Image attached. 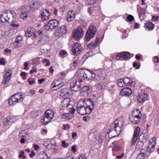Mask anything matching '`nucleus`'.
I'll return each instance as SVG.
<instances>
[{
    "label": "nucleus",
    "instance_id": "nucleus-1",
    "mask_svg": "<svg viewBox=\"0 0 159 159\" xmlns=\"http://www.w3.org/2000/svg\"><path fill=\"white\" fill-rule=\"evenodd\" d=\"M124 125L123 120L121 119H117L116 120L113 124L111 125V127H113L115 132H116V134L114 135H111V137H110V139L112 138L117 136L122 130V128Z\"/></svg>",
    "mask_w": 159,
    "mask_h": 159
},
{
    "label": "nucleus",
    "instance_id": "nucleus-2",
    "mask_svg": "<svg viewBox=\"0 0 159 159\" xmlns=\"http://www.w3.org/2000/svg\"><path fill=\"white\" fill-rule=\"evenodd\" d=\"M54 112L51 109L47 110L41 118V122L42 125H46L54 117Z\"/></svg>",
    "mask_w": 159,
    "mask_h": 159
},
{
    "label": "nucleus",
    "instance_id": "nucleus-3",
    "mask_svg": "<svg viewBox=\"0 0 159 159\" xmlns=\"http://www.w3.org/2000/svg\"><path fill=\"white\" fill-rule=\"evenodd\" d=\"M19 93L14 94L9 99L8 103L10 106H14L17 103L22 102L25 98Z\"/></svg>",
    "mask_w": 159,
    "mask_h": 159
},
{
    "label": "nucleus",
    "instance_id": "nucleus-4",
    "mask_svg": "<svg viewBox=\"0 0 159 159\" xmlns=\"http://www.w3.org/2000/svg\"><path fill=\"white\" fill-rule=\"evenodd\" d=\"M97 30L95 26L91 24L88 29L85 36V40L88 42L93 38L97 32Z\"/></svg>",
    "mask_w": 159,
    "mask_h": 159
},
{
    "label": "nucleus",
    "instance_id": "nucleus-5",
    "mask_svg": "<svg viewBox=\"0 0 159 159\" xmlns=\"http://www.w3.org/2000/svg\"><path fill=\"white\" fill-rule=\"evenodd\" d=\"M59 25L58 21L56 19H53L49 21L47 24L44 25V28L46 30L49 29L55 30Z\"/></svg>",
    "mask_w": 159,
    "mask_h": 159
},
{
    "label": "nucleus",
    "instance_id": "nucleus-6",
    "mask_svg": "<svg viewBox=\"0 0 159 159\" xmlns=\"http://www.w3.org/2000/svg\"><path fill=\"white\" fill-rule=\"evenodd\" d=\"M86 69H83L78 70L75 74L76 80L80 82L86 79Z\"/></svg>",
    "mask_w": 159,
    "mask_h": 159
},
{
    "label": "nucleus",
    "instance_id": "nucleus-7",
    "mask_svg": "<svg viewBox=\"0 0 159 159\" xmlns=\"http://www.w3.org/2000/svg\"><path fill=\"white\" fill-rule=\"evenodd\" d=\"M84 34V31L82 30V26L77 28L73 32L72 36L76 40H79L82 38Z\"/></svg>",
    "mask_w": 159,
    "mask_h": 159
},
{
    "label": "nucleus",
    "instance_id": "nucleus-8",
    "mask_svg": "<svg viewBox=\"0 0 159 159\" xmlns=\"http://www.w3.org/2000/svg\"><path fill=\"white\" fill-rule=\"evenodd\" d=\"M11 11H10L9 12H3L0 17L1 21L2 23L5 22L9 23V20H10V18L11 17L12 15L11 12Z\"/></svg>",
    "mask_w": 159,
    "mask_h": 159
},
{
    "label": "nucleus",
    "instance_id": "nucleus-9",
    "mask_svg": "<svg viewBox=\"0 0 159 159\" xmlns=\"http://www.w3.org/2000/svg\"><path fill=\"white\" fill-rule=\"evenodd\" d=\"M63 103V105H65L64 106L68 109H71L73 108V105L75 104V102L72 98H66L64 100Z\"/></svg>",
    "mask_w": 159,
    "mask_h": 159
},
{
    "label": "nucleus",
    "instance_id": "nucleus-10",
    "mask_svg": "<svg viewBox=\"0 0 159 159\" xmlns=\"http://www.w3.org/2000/svg\"><path fill=\"white\" fill-rule=\"evenodd\" d=\"M140 131V128L139 127H137L134 131L133 138L131 142V145L133 146L135 144L138 139L139 134Z\"/></svg>",
    "mask_w": 159,
    "mask_h": 159
},
{
    "label": "nucleus",
    "instance_id": "nucleus-11",
    "mask_svg": "<svg viewBox=\"0 0 159 159\" xmlns=\"http://www.w3.org/2000/svg\"><path fill=\"white\" fill-rule=\"evenodd\" d=\"M82 48L81 45L77 43L74 44L72 47L71 52L74 55H77L82 51Z\"/></svg>",
    "mask_w": 159,
    "mask_h": 159
},
{
    "label": "nucleus",
    "instance_id": "nucleus-12",
    "mask_svg": "<svg viewBox=\"0 0 159 159\" xmlns=\"http://www.w3.org/2000/svg\"><path fill=\"white\" fill-rule=\"evenodd\" d=\"M130 53L127 52H124L118 53L116 57V60L123 61L129 58Z\"/></svg>",
    "mask_w": 159,
    "mask_h": 159
},
{
    "label": "nucleus",
    "instance_id": "nucleus-13",
    "mask_svg": "<svg viewBox=\"0 0 159 159\" xmlns=\"http://www.w3.org/2000/svg\"><path fill=\"white\" fill-rule=\"evenodd\" d=\"M81 88V83L77 80L75 82H73L70 83V89L73 91L77 92L80 90Z\"/></svg>",
    "mask_w": 159,
    "mask_h": 159
},
{
    "label": "nucleus",
    "instance_id": "nucleus-14",
    "mask_svg": "<svg viewBox=\"0 0 159 159\" xmlns=\"http://www.w3.org/2000/svg\"><path fill=\"white\" fill-rule=\"evenodd\" d=\"M134 111V114L136 112L138 114L133 116V119L131 120V122L134 124H138L140 122V119L141 118V115H139L140 113V111L137 109H135Z\"/></svg>",
    "mask_w": 159,
    "mask_h": 159
},
{
    "label": "nucleus",
    "instance_id": "nucleus-15",
    "mask_svg": "<svg viewBox=\"0 0 159 159\" xmlns=\"http://www.w3.org/2000/svg\"><path fill=\"white\" fill-rule=\"evenodd\" d=\"M18 11L21 13L20 17L22 19L26 18L28 15L29 11L25 8L24 6L18 9Z\"/></svg>",
    "mask_w": 159,
    "mask_h": 159
},
{
    "label": "nucleus",
    "instance_id": "nucleus-16",
    "mask_svg": "<svg viewBox=\"0 0 159 159\" xmlns=\"http://www.w3.org/2000/svg\"><path fill=\"white\" fill-rule=\"evenodd\" d=\"M36 30L33 28H29L25 32V35L27 37H30L31 36H33L34 38L37 37L35 33Z\"/></svg>",
    "mask_w": 159,
    "mask_h": 159
},
{
    "label": "nucleus",
    "instance_id": "nucleus-17",
    "mask_svg": "<svg viewBox=\"0 0 159 159\" xmlns=\"http://www.w3.org/2000/svg\"><path fill=\"white\" fill-rule=\"evenodd\" d=\"M156 140L155 138L154 137L152 138V141H153L152 143L151 141H149V144L147 149V152L151 153L154 150L155 145V142L154 140Z\"/></svg>",
    "mask_w": 159,
    "mask_h": 159
},
{
    "label": "nucleus",
    "instance_id": "nucleus-18",
    "mask_svg": "<svg viewBox=\"0 0 159 159\" xmlns=\"http://www.w3.org/2000/svg\"><path fill=\"white\" fill-rule=\"evenodd\" d=\"M147 6H146V8H142L140 7H137V11L139 15V17L140 19H143V16L145 15L146 9L147 8Z\"/></svg>",
    "mask_w": 159,
    "mask_h": 159
},
{
    "label": "nucleus",
    "instance_id": "nucleus-19",
    "mask_svg": "<svg viewBox=\"0 0 159 159\" xmlns=\"http://www.w3.org/2000/svg\"><path fill=\"white\" fill-rule=\"evenodd\" d=\"M70 90L67 88L62 89L60 91V95L65 99L67 98L70 94Z\"/></svg>",
    "mask_w": 159,
    "mask_h": 159
},
{
    "label": "nucleus",
    "instance_id": "nucleus-20",
    "mask_svg": "<svg viewBox=\"0 0 159 159\" xmlns=\"http://www.w3.org/2000/svg\"><path fill=\"white\" fill-rule=\"evenodd\" d=\"M86 79L88 80H92L95 77V74L93 71L86 69Z\"/></svg>",
    "mask_w": 159,
    "mask_h": 159
},
{
    "label": "nucleus",
    "instance_id": "nucleus-21",
    "mask_svg": "<svg viewBox=\"0 0 159 159\" xmlns=\"http://www.w3.org/2000/svg\"><path fill=\"white\" fill-rule=\"evenodd\" d=\"M132 93V90L129 88H125L123 89L120 92V94L122 96H128Z\"/></svg>",
    "mask_w": 159,
    "mask_h": 159
},
{
    "label": "nucleus",
    "instance_id": "nucleus-22",
    "mask_svg": "<svg viewBox=\"0 0 159 159\" xmlns=\"http://www.w3.org/2000/svg\"><path fill=\"white\" fill-rule=\"evenodd\" d=\"M76 110L77 113L81 115L86 114V112H85V107L84 105H80L77 103Z\"/></svg>",
    "mask_w": 159,
    "mask_h": 159
},
{
    "label": "nucleus",
    "instance_id": "nucleus-23",
    "mask_svg": "<svg viewBox=\"0 0 159 159\" xmlns=\"http://www.w3.org/2000/svg\"><path fill=\"white\" fill-rule=\"evenodd\" d=\"M148 95L144 93H140L138 97V101L140 103L143 102L145 100L148 99Z\"/></svg>",
    "mask_w": 159,
    "mask_h": 159
},
{
    "label": "nucleus",
    "instance_id": "nucleus-24",
    "mask_svg": "<svg viewBox=\"0 0 159 159\" xmlns=\"http://www.w3.org/2000/svg\"><path fill=\"white\" fill-rule=\"evenodd\" d=\"M75 17V12L73 11H70L68 12L67 16L66 19L68 21L71 22L73 21Z\"/></svg>",
    "mask_w": 159,
    "mask_h": 159
},
{
    "label": "nucleus",
    "instance_id": "nucleus-25",
    "mask_svg": "<svg viewBox=\"0 0 159 159\" xmlns=\"http://www.w3.org/2000/svg\"><path fill=\"white\" fill-rule=\"evenodd\" d=\"M123 80H124V81H125L124 83L125 85L132 86L135 84V83L134 81L127 77H124L123 79Z\"/></svg>",
    "mask_w": 159,
    "mask_h": 159
},
{
    "label": "nucleus",
    "instance_id": "nucleus-26",
    "mask_svg": "<svg viewBox=\"0 0 159 159\" xmlns=\"http://www.w3.org/2000/svg\"><path fill=\"white\" fill-rule=\"evenodd\" d=\"M50 13L47 10H44L41 13V18L42 20H46L49 19Z\"/></svg>",
    "mask_w": 159,
    "mask_h": 159
},
{
    "label": "nucleus",
    "instance_id": "nucleus-27",
    "mask_svg": "<svg viewBox=\"0 0 159 159\" xmlns=\"http://www.w3.org/2000/svg\"><path fill=\"white\" fill-rule=\"evenodd\" d=\"M100 42L99 38L97 37L96 40L95 42H92L91 43L89 44L88 47L90 49L94 48L95 47H97L98 44Z\"/></svg>",
    "mask_w": 159,
    "mask_h": 159
},
{
    "label": "nucleus",
    "instance_id": "nucleus-28",
    "mask_svg": "<svg viewBox=\"0 0 159 159\" xmlns=\"http://www.w3.org/2000/svg\"><path fill=\"white\" fill-rule=\"evenodd\" d=\"M82 90V92H84V94L87 96L90 94L92 91L91 87L88 86H84L83 87Z\"/></svg>",
    "mask_w": 159,
    "mask_h": 159
},
{
    "label": "nucleus",
    "instance_id": "nucleus-29",
    "mask_svg": "<svg viewBox=\"0 0 159 159\" xmlns=\"http://www.w3.org/2000/svg\"><path fill=\"white\" fill-rule=\"evenodd\" d=\"M58 32L61 34H65L67 32V27L66 25H64L61 26L57 30Z\"/></svg>",
    "mask_w": 159,
    "mask_h": 159
},
{
    "label": "nucleus",
    "instance_id": "nucleus-30",
    "mask_svg": "<svg viewBox=\"0 0 159 159\" xmlns=\"http://www.w3.org/2000/svg\"><path fill=\"white\" fill-rule=\"evenodd\" d=\"M154 25L151 21H148L145 23L144 27L148 30H152L154 28Z\"/></svg>",
    "mask_w": 159,
    "mask_h": 159
},
{
    "label": "nucleus",
    "instance_id": "nucleus-31",
    "mask_svg": "<svg viewBox=\"0 0 159 159\" xmlns=\"http://www.w3.org/2000/svg\"><path fill=\"white\" fill-rule=\"evenodd\" d=\"M11 78V76L5 74L3 75V79L2 81L3 84L5 85L8 83Z\"/></svg>",
    "mask_w": 159,
    "mask_h": 159
},
{
    "label": "nucleus",
    "instance_id": "nucleus-32",
    "mask_svg": "<svg viewBox=\"0 0 159 159\" xmlns=\"http://www.w3.org/2000/svg\"><path fill=\"white\" fill-rule=\"evenodd\" d=\"M44 145L46 148L49 149H54L55 148V146L54 144H52L51 142L48 143L46 142L44 143Z\"/></svg>",
    "mask_w": 159,
    "mask_h": 159
},
{
    "label": "nucleus",
    "instance_id": "nucleus-33",
    "mask_svg": "<svg viewBox=\"0 0 159 159\" xmlns=\"http://www.w3.org/2000/svg\"><path fill=\"white\" fill-rule=\"evenodd\" d=\"M11 14L12 15L11 16V17H12V20L11 22L10 21L9 23H17L18 21V20L16 18V13L13 11H11Z\"/></svg>",
    "mask_w": 159,
    "mask_h": 159
},
{
    "label": "nucleus",
    "instance_id": "nucleus-34",
    "mask_svg": "<svg viewBox=\"0 0 159 159\" xmlns=\"http://www.w3.org/2000/svg\"><path fill=\"white\" fill-rule=\"evenodd\" d=\"M117 86L116 85H111V89H110L111 94H115L117 93Z\"/></svg>",
    "mask_w": 159,
    "mask_h": 159
},
{
    "label": "nucleus",
    "instance_id": "nucleus-35",
    "mask_svg": "<svg viewBox=\"0 0 159 159\" xmlns=\"http://www.w3.org/2000/svg\"><path fill=\"white\" fill-rule=\"evenodd\" d=\"M61 118L68 120L71 119L72 117L70 115L69 113H64L61 115Z\"/></svg>",
    "mask_w": 159,
    "mask_h": 159
},
{
    "label": "nucleus",
    "instance_id": "nucleus-36",
    "mask_svg": "<svg viewBox=\"0 0 159 159\" xmlns=\"http://www.w3.org/2000/svg\"><path fill=\"white\" fill-rule=\"evenodd\" d=\"M84 107L85 112H86V114L90 113L93 110L92 108H91V107H90V105H88L87 107Z\"/></svg>",
    "mask_w": 159,
    "mask_h": 159
},
{
    "label": "nucleus",
    "instance_id": "nucleus-37",
    "mask_svg": "<svg viewBox=\"0 0 159 159\" xmlns=\"http://www.w3.org/2000/svg\"><path fill=\"white\" fill-rule=\"evenodd\" d=\"M22 40V37L21 36H19L16 38L15 42L18 45H20L21 43Z\"/></svg>",
    "mask_w": 159,
    "mask_h": 159
},
{
    "label": "nucleus",
    "instance_id": "nucleus-38",
    "mask_svg": "<svg viewBox=\"0 0 159 159\" xmlns=\"http://www.w3.org/2000/svg\"><path fill=\"white\" fill-rule=\"evenodd\" d=\"M32 3V6L33 7H35L36 8L40 7L41 5V2H33Z\"/></svg>",
    "mask_w": 159,
    "mask_h": 159
},
{
    "label": "nucleus",
    "instance_id": "nucleus-39",
    "mask_svg": "<svg viewBox=\"0 0 159 159\" xmlns=\"http://www.w3.org/2000/svg\"><path fill=\"white\" fill-rule=\"evenodd\" d=\"M124 83L125 81L123 80V79H120L117 80L118 86L120 87H122L125 85Z\"/></svg>",
    "mask_w": 159,
    "mask_h": 159
},
{
    "label": "nucleus",
    "instance_id": "nucleus-40",
    "mask_svg": "<svg viewBox=\"0 0 159 159\" xmlns=\"http://www.w3.org/2000/svg\"><path fill=\"white\" fill-rule=\"evenodd\" d=\"M87 104L88 105H90L91 108L93 109L94 108L95 106V103L91 99H89V100L87 102Z\"/></svg>",
    "mask_w": 159,
    "mask_h": 159
},
{
    "label": "nucleus",
    "instance_id": "nucleus-41",
    "mask_svg": "<svg viewBox=\"0 0 159 159\" xmlns=\"http://www.w3.org/2000/svg\"><path fill=\"white\" fill-rule=\"evenodd\" d=\"M105 85L102 82L98 83L96 84L97 88L99 89H104L105 87Z\"/></svg>",
    "mask_w": 159,
    "mask_h": 159
},
{
    "label": "nucleus",
    "instance_id": "nucleus-42",
    "mask_svg": "<svg viewBox=\"0 0 159 159\" xmlns=\"http://www.w3.org/2000/svg\"><path fill=\"white\" fill-rule=\"evenodd\" d=\"M79 61L78 59H76L75 61H73L72 63H71L70 64L71 66H74L75 67L76 66H78L79 65Z\"/></svg>",
    "mask_w": 159,
    "mask_h": 159
},
{
    "label": "nucleus",
    "instance_id": "nucleus-43",
    "mask_svg": "<svg viewBox=\"0 0 159 159\" xmlns=\"http://www.w3.org/2000/svg\"><path fill=\"white\" fill-rule=\"evenodd\" d=\"M45 38L46 37L45 36H43L42 39H40L39 40V42H40L41 44H44L46 43V40L45 39Z\"/></svg>",
    "mask_w": 159,
    "mask_h": 159
},
{
    "label": "nucleus",
    "instance_id": "nucleus-44",
    "mask_svg": "<svg viewBox=\"0 0 159 159\" xmlns=\"http://www.w3.org/2000/svg\"><path fill=\"white\" fill-rule=\"evenodd\" d=\"M145 157V154L141 152L138 156V159H144Z\"/></svg>",
    "mask_w": 159,
    "mask_h": 159
},
{
    "label": "nucleus",
    "instance_id": "nucleus-45",
    "mask_svg": "<svg viewBox=\"0 0 159 159\" xmlns=\"http://www.w3.org/2000/svg\"><path fill=\"white\" fill-rule=\"evenodd\" d=\"M93 56V53L91 51L89 52H87L86 53V54L84 56V58H85V57L86 58H88L89 57L92 56Z\"/></svg>",
    "mask_w": 159,
    "mask_h": 159
},
{
    "label": "nucleus",
    "instance_id": "nucleus-46",
    "mask_svg": "<svg viewBox=\"0 0 159 159\" xmlns=\"http://www.w3.org/2000/svg\"><path fill=\"white\" fill-rule=\"evenodd\" d=\"M127 19L128 21L129 22H131L134 19V17L133 16L131 15H129L128 16Z\"/></svg>",
    "mask_w": 159,
    "mask_h": 159
},
{
    "label": "nucleus",
    "instance_id": "nucleus-47",
    "mask_svg": "<svg viewBox=\"0 0 159 159\" xmlns=\"http://www.w3.org/2000/svg\"><path fill=\"white\" fill-rule=\"evenodd\" d=\"M5 74L7 75L11 76L12 74V70L10 69H8L7 70H6Z\"/></svg>",
    "mask_w": 159,
    "mask_h": 159
},
{
    "label": "nucleus",
    "instance_id": "nucleus-48",
    "mask_svg": "<svg viewBox=\"0 0 159 159\" xmlns=\"http://www.w3.org/2000/svg\"><path fill=\"white\" fill-rule=\"evenodd\" d=\"M64 85V84H63V83H61L60 84H55L56 86L55 87V88H56L55 89H58L61 88L62 86H63Z\"/></svg>",
    "mask_w": 159,
    "mask_h": 159
},
{
    "label": "nucleus",
    "instance_id": "nucleus-49",
    "mask_svg": "<svg viewBox=\"0 0 159 159\" xmlns=\"http://www.w3.org/2000/svg\"><path fill=\"white\" fill-rule=\"evenodd\" d=\"M59 54L62 57H63L64 55L67 54V52L66 51L64 50H61Z\"/></svg>",
    "mask_w": 159,
    "mask_h": 159
},
{
    "label": "nucleus",
    "instance_id": "nucleus-50",
    "mask_svg": "<svg viewBox=\"0 0 159 159\" xmlns=\"http://www.w3.org/2000/svg\"><path fill=\"white\" fill-rule=\"evenodd\" d=\"M60 84V83H59V80H55L52 83V85H53V86H52V87L53 88H55V87L56 86V85H55V84Z\"/></svg>",
    "mask_w": 159,
    "mask_h": 159
},
{
    "label": "nucleus",
    "instance_id": "nucleus-51",
    "mask_svg": "<svg viewBox=\"0 0 159 159\" xmlns=\"http://www.w3.org/2000/svg\"><path fill=\"white\" fill-rule=\"evenodd\" d=\"M28 81L29 82L30 85H32V84H34L35 83V80L34 79H33L31 81L30 78H29L28 79Z\"/></svg>",
    "mask_w": 159,
    "mask_h": 159
},
{
    "label": "nucleus",
    "instance_id": "nucleus-52",
    "mask_svg": "<svg viewBox=\"0 0 159 159\" xmlns=\"http://www.w3.org/2000/svg\"><path fill=\"white\" fill-rule=\"evenodd\" d=\"M62 145L64 147L66 148L69 145V143H66L64 141H62Z\"/></svg>",
    "mask_w": 159,
    "mask_h": 159
},
{
    "label": "nucleus",
    "instance_id": "nucleus-53",
    "mask_svg": "<svg viewBox=\"0 0 159 159\" xmlns=\"http://www.w3.org/2000/svg\"><path fill=\"white\" fill-rule=\"evenodd\" d=\"M63 129L64 130H67L70 127L69 125L68 124H63Z\"/></svg>",
    "mask_w": 159,
    "mask_h": 159
},
{
    "label": "nucleus",
    "instance_id": "nucleus-54",
    "mask_svg": "<svg viewBox=\"0 0 159 159\" xmlns=\"http://www.w3.org/2000/svg\"><path fill=\"white\" fill-rule=\"evenodd\" d=\"M43 157H42L41 159H48V156L47 155V154L46 152H43Z\"/></svg>",
    "mask_w": 159,
    "mask_h": 159
},
{
    "label": "nucleus",
    "instance_id": "nucleus-55",
    "mask_svg": "<svg viewBox=\"0 0 159 159\" xmlns=\"http://www.w3.org/2000/svg\"><path fill=\"white\" fill-rule=\"evenodd\" d=\"M4 120L5 122H6L8 124L11 122V119L10 117H7V118L5 119Z\"/></svg>",
    "mask_w": 159,
    "mask_h": 159
},
{
    "label": "nucleus",
    "instance_id": "nucleus-56",
    "mask_svg": "<svg viewBox=\"0 0 159 159\" xmlns=\"http://www.w3.org/2000/svg\"><path fill=\"white\" fill-rule=\"evenodd\" d=\"M87 157L86 156V154H81L80 157H79L78 159H86Z\"/></svg>",
    "mask_w": 159,
    "mask_h": 159
},
{
    "label": "nucleus",
    "instance_id": "nucleus-57",
    "mask_svg": "<svg viewBox=\"0 0 159 159\" xmlns=\"http://www.w3.org/2000/svg\"><path fill=\"white\" fill-rule=\"evenodd\" d=\"M71 150L73 152H76L77 151L76 146V145H73L72 147Z\"/></svg>",
    "mask_w": 159,
    "mask_h": 159
},
{
    "label": "nucleus",
    "instance_id": "nucleus-58",
    "mask_svg": "<svg viewBox=\"0 0 159 159\" xmlns=\"http://www.w3.org/2000/svg\"><path fill=\"white\" fill-rule=\"evenodd\" d=\"M10 25L13 27H16L17 28L19 26V25L18 24H16V23H10Z\"/></svg>",
    "mask_w": 159,
    "mask_h": 159
},
{
    "label": "nucleus",
    "instance_id": "nucleus-59",
    "mask_svg": "<svg viewBox=\"0 0 159 159\" xmlns=\"http://www.w3.org/2000/svg\"><path fill=\"white\" fill-rule=\"evenodd\" d=\"M120 149L119 147L117 145H115L113 148L112 150L114 151H117Z\"/></svg>",
    "mask_w": 159,
    "mask_h": 159
},
{
    "label": "nucleus",
    "instance_id": "nucleus-60",
    "mask_svg": "<svg viewBox=\"0 0 159 159\" xmlns=\"http://www.w3.org/2000/svg\"><path fill=\"white\" fill-rule=\"evenodd\" d=\"M25 67H24V69L25 70H27L29 69V68L28 66L29 65V63L28 62H26L24 63Z\"/></svg>",
    "mask_w": 159,
    "mask_h": 159
},
{
    "label": "nucleus",
    "instance_id": "nucleus-61",
    "mask_svg": "<svg viewBox=\"0 0 159 159\" xmlns=\"http://www.w3.org/2000/svg\"><path fill=\"white\" fill-rule=\"evenodd\" d=\"M26 73L25 72H22L21 73L20 75L21 76H23V78L24 80H25L26 79Z\"/></svg>",
    "mask_w": 159,
    "mask_h": 159
},
{
    "label": "nucleus",
    "instance_id": "nucleus-62",
    "mask_svg": "<svg viewBox=\"0 0 159 159\" xmlns=\"http://www.w3.org/2000/svg\"><path fill=\"white\" fill-rule=\"evenodd\" d=\"M35 155V153L34 152V151L32 150L31 151V153L29 154V156L31 158L33 157Z\"/></svg>",
    "mask_w": 159,
    "mask_h": 159
},
{
    "label": "nucleus",
    "instance_id": "nucleus-63",
    "mask_svg": "<svg viewBox=\"0 0 159 159\" xmlns=\"http://www.w3.org/2000/svg\"><path fill=\"white\" fill-rule=\"evenodd\" d=\"M66 7L65 6H63L60 7V11L61 12H63L65 11V10L66 9Z\"/></svg>",
    "mask_w": 159,
    "mask_h": 159
},
{
    "label": "nucleus",
    "instance_id": "nucleus-64",
    "mask_svg": "<svg viewBox=\"0 0 159 159\" xmlns=\"http://www.w3.org/2000/svg\"><path fill=\"white\" fill-rule=\"evenodd\" d=\"M133 66L134 67H136V69H139V68L140 66L139 65H138L137 64L136 62H134L133 63Z\"/></svg>",
    "mask_w": 159,
    "mask_h": 159
}]
</instances>
